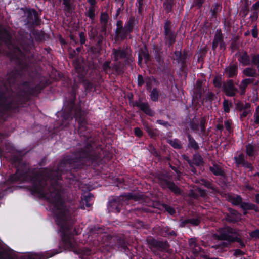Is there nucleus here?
Masks as SVG:
<instances>
[{
	"label": "nucleus",
	"mask_w": 259,
	"mask_h": 259,
	"mask_svg": "<svg viewBox=\"0 0 259 259\" xmlns=\"http://www.w3.org/2000/svg\"><path fill=\"white\" fill-rule=\"evenodd\" d=\"M147 243L152 250L156 249L160 251H164L169 247V244L167 241H162L151 237L147 240Z\"/></svg>",
	"instance_id": "nucleus-15"
},
{
	"label": "nucleus",
	"mask_w": 259,
	"mask_h": 259,
	"mask_svg": "<svg viewBox=\"0 0 259 259\" xmlns=\"http://www.w3.org/2000/svg\"><path fill=\"white\" fill-rule=\"evenodd\" d=\"M171 22L167 20L164 24L165 45L167 48L172 47L176 41L177 34L171 29Z\"/></svg>",
	"instance_id": "nucleus-10"
},
{
	"label": "nucleus",
	"mask_w": 259,
	"mask_h": 259,
	"mask_svg": "<svg viewBox=\"0 0 259 259\" xmlns=\"http://www.w3.org/2000/svg\"><path fill=\"white\" fill-rule=\"evenodd\" d=\"M84 90L87 93L91 92L93 89H95L96 84L90 81H84Z\"/></svg>",
	"instance_id": "nucleus-48"
},
{
	"label": "nucleus",
	"mask_w": 259,
	"mask_h": 259,
	"mask_svg": "<svg viewBox=\"0 0 259 259\" xmlns=\"http://www.w3.org/2000/svg\"><path fill=\"white\" fill-rule=\"evenodd\" d=\"M139 54H141V56L144 59L145 63H147L149 61H151V57L146 47L144 49H140Z\"/></svg>",
	"instance_id": "nucleus-36"
},
{
	"label": "nucleus",
	"mask_w": 259,
	"mask_h": 259,
	"mask_svg": "<svg viewBox=\"0 0 259 259\" xmlns=\"http://www.w3.org/2000/svg\"><path fill=\"white\" fill-rule=\"evenodd\" d=\"M254 81H255V79L252 78H245L241 80L239 86V89L240 90V94L241 95H245L248 85L253 83Z\"/></svg>",
	"instance_id": "nucleus-26"
},
{
	"label": "nucleus",
	"mask_w": 259,
	"mask_h": 259,
	"mask_svg": "<svg viewBox=\"0 0 259 259\" xmlns=\"http://www.w3.org/2000/svg\"><path fill=\"white\" fill-rule=\"evenodd\" d=\"M138 23V20L134 16H130L124 23V29L122 34L121 41H123L127 38L131 39L133 37L131 33L133 32L134 27Z\"/></svg>",
	"instance_id": "nucleus-12"
},
{
	"label": "nucleus",
	"mask_w": 259,
	"mask_h": 259,
	"mask_svg": "<svg viewBox=\"0 0 259 259\" xmlns=\"http://www.w3.org/2000/svg\"><path fill=\"white\" fill-rule=\"evenodd\" d=\"M214 98V94L212 92H208L205 95L204 100L207 102L208 101L209 102H211Z\"/></svg>",
	"instance_id": "nucleus-59"
},
{
	"label": "nucleus",
	"mask_w": 259,
	"mask_h": 259,
	"mask_svg": "<svg viewBox=\"0 0 259 259\" xmlns=\"http://www.w3.org/2000/svg\"><path fill=\"white\" fill-rule=\"evenodd\" d=\"M149 151L151 154H152L154 157L157 158H160V155L156 149L154 147L153 144H150L149 145Z\"/></svg>",
	"instance_id": "nucleus-55"
},
{
	"label": "nucleus",
	"mask_w": 259,
	"mask_h": 259,
	"mask_svg": "<svg viewBox=\"0 0 259 259\" xmlns=\"http://www.w3.org/2000/svg\"><path fill=\"white\" fill-rule=\"evenodd\" d=\"M187 137L188 140V148H192L194 150H198L200 148L199 146L194 138L189 133L187 134Z\"/></svg>",
	"instance_id": "nucleus-32"
},
{
	"label": "nucleus",
	"mask_w": 259,
	"mask_h": 259,
	"mask_svg": "<svg viewBox=\"0 0 259 259\" xmlns=\"http://www.w3.org/2000/svg\"><path fill=\"white\" fill-rule=\"evenodd\" d=\"M22 75V70L14 68L7 76V82L10 89H16V92L5 99V94L1 89V121L3 120L4 111L16 113L20 107L26 106L29 99V95L37 96L47 85V82L41 81L35 87L29 88L27 90L22 89L18 84V78ZM4 85V80L1 78V87Z\"/></svg>",
	"instance_id": "nucleus-3"
},
{
	"label": "nucleus",
	"mask_w": 259,
	"mask_h": 259,
	"mask_svg": "<svg viewBox=\"0 0 259 259\" xmlns=\"http://www.w3.org/2000/svg\"><path fill=\"white\" fill-rule=\"evenodd\" d=\"M185 4V0L180 1L178 3L177 10L179 14H181L184 11V6Z\"/></svg>",
	"instance_id": "nucleus-60"
},
{
	"label": "nucleus",
	"mask_w": 259,
	"mask_h": 259,
	"mask_svg": "<svg viewBox=\"0 0 259 259\" xmlns=\"http://www.w3.org/2000/svg\"><path fill=\"white\" fill-rule=\"evenodd\" d=\"M143 0H137V6L138 7V13L139 14L141 15L143 11Z\"/></svg>",
	"instance_id": "nucleus-56"
},
{
	"label": "nucleus",
	"mask_w": 259,
	"mask_h": 259,
	"mask_svg": "<svg viewBox=\"0 0 259 259\" xmlns=\"http://www.w3.org/2000/svg\"><path fill=\"white\" fill-rule=\"evenodd\" d=\"M207 123L206 118L205 117H202L200 118V124H199V127H200L201 133L203 136L206 135V124Z\"/></svg>",
	"instance_id": "nucleus-38"
},
{
	"label": "nucleus",
	"mask_w": 259,
	"mask_h": 259,
	"mask_svg": "<svg viewBox=\"0 0 259 259\" xmlns=\"http://www.w3.org/2000/svg\"><path fill=\"white\" fill-rule=\"evenodd\" d=\"M189 126L190 128L195 132H197L199 130V123L197 120L193 119L192 120H191L189 123Z\"/></svg>",
	"instance_id": "nucleus-51"
},
{
	"label": "nucleus",
	"mask_w": 259,
	"mask_h": 259,
	"mask_svg": "<svg viewBox=\"0 0 259 259\" xmlns=\"http://www.w3.org/2000/svg\"><path fill=\"white\" fill-rule=\"evenodd\" d=\"M93 197V195L91 193L81 196L79 207L81 209H85V208L90 207L92 206V204L90 202Z\"/></svg>",
	"instance_id": "nucleus-24"
},
{
	"label": "nucleus",
	"mask_w": 259,
	"mask_h": 259,
	"mask_svg": "<svg viewBox=\"0 0 259 259\" xmlns=\"http://www.w3.org/2000/svg\"><path fill=\"white\" fill-rule=\"evenodd\" d=\"M161 206L164 209L165 212H167L169 215L171 216H174L176 213V211L175 208L167 204L162 203L161 204Z\"/></svg>",
	"instance_id": "nucleus-39"
},
{
	"label": "nucleus",
	"mask_w": 259,
	"mask_h": 259,
	"mask_svg": "<svg viewBox=\"0 0 259 259\" xmlns=\"http://www.w3.org/2000/svg\"><path fill=\"white\" fill-rule=\"evenodd\" d=\"M249 236L252 238L259 239V229H257L250 232Z\"/></svg>",
	"instance_id": "nucleus-61"
},
{
	"label": "nucleus",
	"mask_w": 259,
	"mask_h": 259,
	"mask_svg": "<svg viewBox=\"0 0 259 259\" xmlns=\"http://www.w3.org/2000/svg\"><path fill=\"white\" fill-rule=\"evenodd\" d=\"M168 143L175 149H181L183 148L181 142L178 139L169 140Z\"/></svg>",
	"instance_id": "nucleus-34"
},
{
	"label": "nucleus",
	"mask_w": 259,
	"mask_h": 259,
	"mask_svg": "<svg viewBox=\"0 0 259 259\" xmlns=\"http://www.w3.org/2000/svg\"><path fill=\"white\" fill-rule=\"evenodd\" d=\"M146 85V90L147 91L150 92L152 90V82L151 81V79L149 77H147L145 78Z\"/></svg>",
	"instance_id": "nucleus-58"
},
{
	"label": "nucleus",
	"mask_w": 259,
	"mask_h": 259,
	"mask_svg": "<svg viewBox=\"0 0 259 259\" xmlns=\"http://www.w3.org/2000/svg\"><path fill=\"white\" fill-rule=\"evenodd\" d=\"M116 28L115 31V39L116 40H119L121 41L122 34L124 29L123 21L120 20H118L116 22Z\"/></svg>",
	"instance_id": "nucleus-27"
},
{
	"label": "nucleus",
	"mask_w": 259,
	"mask_h": 259,
	"mask_svg": "<svg viewBox=\"0 0 259 259\" xmlns=\"http://www.w3.org/2000/svg\"><path fill=\"white\" fill-rule=\"evenodd\" d=\"M33 34L37 41H42L45 39V33L43 31H36Z\"/></svg>",
	"instance_id": "nucleus-54"
},
{
	"label": "nucleus",
	"mask_w": 259,
	"mask_h": 259,
	"mask_svg": "<svg viewBox=\"0 0 259 259\" xmlns=\"http://www.w3.org/2000/svg\"><path fill=\"white\" fill-rule=\"evenodd\" d=\"M4 138L1 132V139ZM95 145L90 142L85 143L82 147L76 150L72 155L65 156L60 161L57 166L49 171L37 170L31 168L30 165L23 160L22 157L18 155L12 154L14 147L10 143L3 142L1 140V157L5 152L11 153L12 166L16 169L15 174L10 176L8 180L11 182H30L31 186L28 190L32 195L40 194L44 195L42 189H45L52 181L62 178V174L68 168L75 167L77 162H83L94 167L101 163L102 160L98 151H94Z\"/></svg>",
	"instance_id": "nucleus-1"
},
{
	"label": "nucleus",
	"mask_w": 259,
	"mask_h": 259,
	"mask_svg": "<svg viewBox=\"0 0 259 259\" xmlns=\"http://www.w3.org/2000/svg\"><path fill=\"white\" fill-rule=\"evenodd\" d=\"M175 5V0H164L162 6L165 12L168 14L173 12V8Z\"/></svg>",
	"instance_id": "nucleus-30"
},
{
	"label": "nucleus",
	"mask_w": 259,
	"mask_h": 259,
	"mask_svg": "<svg viewBox=\"0 0 259 259\" xmlns=\"http://www.w3.org/2000/svg\"><path fill=\"white\" fill-rule=\"evenodd\" d=\"M145 197L144 195L137 193H124L118 197L109 199L107 203V210L109 213H119L130 200L143 201Z\"/></svg>",
	"instance_id": "nucleus-6"
},
{
	"label": "nucleus",
	"mask_w": 259,
	"mask_h": 259,
	"mask_svg": "<svg viewBox=\"0 0 259 259\" xmlns=\"http://www.w3.org/2000/svg\"><path fill=\"white\" fill-rule=\"evenodd\" d=\"M238 60L244 66L249 65L251 63L250 57L246 51H244L242 54H240Z\"/></svg>",
	"instance_id": "nucleus-29"
},
{
	"label": "nucleus",
	"mask_w": 259,
	"mask_h": 259,
	"mask_svg": "<svg viewBox=\"0 0 259 259\" xmlns=\"http://www.w3.org/2000/svg\"><path fill=\"white\" fill-rule=\"evenodd\" d=\"M94 151H98L102 161L95 167L87 165L83 162H77L75 167L68 168L62 174V178L52 181L45 189H42L44 195L36 194L39 197L46 199L54 206L53 213L55 215V222L59 228V231L61 233V237L66 242H69V239L74 235L80 234L79 228L73 227L75 224V219L72 216L69 211L66 209L64 200L60 193L62 189V184L60 181H65L64 183L68 185L75 184L80 180L78 170L84 168L85 166H91L94 169H97L101 165L106 163L111 157L105 155L102 149L98 147L94 148Z\"/></svg>",
	"instance_id": "nucleus-2"
},
{
	"label": "nucleus",
	"mask_w": 259,
	"mask_h": 259,
	"mask_svg": "<svg viewBox=\"0 0 259 259\" xmlns=\"http://www.w3.org/2000/svg\"><path fill=\"white\" fill-rule=\"evenodd\" d=\"M150 99L153 102H157L158 100L159 93L158 89L157 88H154L151 91H150Z\"/></svg>",
	"instance_id": "nucleus-37"
},
{
	"label": "nucleus",
	"mask_w": 259,
	"mask_h": 259,
	"mask_svg": "<svg viewBox=\"0 0 259 259\" xmlns=\"http://www.w3.org/2000/svg\"><path fill=\"white\" fill-rule=\"evenodd\" d=\"M124 3V0H122L121 3V7L118 8L117 9L115 14L113 16V19L114 20H116L118 18V17H119V15L121 13V12L123 10V6Z\"/></svg>",
	"instance_id": "nucleus-57"
},
{
	"label": "nucleus",
	"mask_w": 259,
	"mask_h": 259,
	"mask_svg": "<svg viewBox=\"0 0 259 259\" xmlns=\"http://www.w3.org/2000/svg\"><path fill=\"white\" fill-rule=\"evenodd\" d=\"M175 60L178 64L181 65L182 69H185L187 67V60L188 59V51L184 49L183 51H175L174 52Z\"/></svg>",
	"instance_id": "nucleus-19"
},
{
	"label": "nucleus",
	"mask_w": 259,
	"mask_h": 259,
	"mask_svg": "<svg viewBox=\"0 0 259 259\" xmlns=\"http://www.w3.org/2000/svg\"><path fill=\"white\" fill-rule=\"evenodd\" d=\"M217 238L219 240L239 243L238 246L239 248L245 247V244L242 240L238 231L229 226L219 228Z\"/></svg>",
	"instance_id": "nucleus-8"
},
{
	"label": "nucleus",
	"mask_w": 259,
	"mask_h": 259,
	"mask_svg": "<svg viewBox=\"0 0 259 259\" xmlns=\"http://www.w3.org/2000/svg\"><path fill=\"white\" fill-rule=\"evenodd\" d=\"M201 182L202 185H203L204 187H206L207 188L211 189L213 191L216 190L215 187L210 181L203 179L201 180Z\"/></svg>",
	"instance_id": "nucleus-50"
},
{
	"label": "nucleus",
	"mask_w": 259,
	"mask_h": 259,
	"mask_svg": "<svg viewBox=\"0 0 259 259\" xmlns=\"http://www.w3.org/2000/svg\"><path fill=\"white\" fill-rule=\"evenodd\" d=\"M234 160L237 166L242 165L245 160L243 154L241 153L238 156H235Z\"/></svg>",
	"instance_id": "nucleus-52"
},
{
	"label": "nucleus",
	"mask_w": 259,
	"mask_h": 259,
	"mask_svg": "<svg viewBox=\"0 0 259 259\" xmlns=\"http://www.w3.org/2000/svg\"><path fill=\"white\" fill-rule=\"evenodd\" d=\"M157 182L163 190H168L176 196L182 195V190L174 182L172 176L168 172L159 171L155 176Z\"/></svg>",
	"instance_id": "nucleus-7"
},
{
	"label": "nucleus",
	"mask_w": 259,
	"mask_h": 259,
	"mask_svg": "<svg viewBox=\"0 0 259 259\" xmlns=\"http://www.w3.org/2000/svg\"><path fill=\"white\" fill-rule=\"evenodd\" d=\"M74 2V0H63V4L67 12H69L72 10Z\"/></svg>",
	"instance_id": "nucleus-47"
},
{
	"label": "nucleus",
	"mask_w": 259,
	"mask_h": 259,
	"mask_svg": "<svg viewBox=\"0 0 259 259\" xmlns=\"http://www.w3.org/2000/svg\"><path fill=\"white\" fill-rule=\"evenodd\" d=\"M243 73L247 77H256L258 75L256 70L251 67L245 68L243 71Z\"/></svg>",
	"instance_id": "nucleus-33"
},
{
	"label": "nucleus",
	"mask_w": 259,
	"mask_h": 259,
	"mask_svg": "<svg viewBox=\"0 0 259 259\" xmlns=\"http://www.w3.org/2000/svg\"><path fill=\"white\" fill-rule=\"evenodd\" d=\"M189 245L191 248V259H219L218 258H210L199 245L196 243L194 238L189 240Z\"/></svg>",
	"instance_id": "nucleus-11"
},
{
	"label": "nucleus",
	"mask_w": 259,
	"mask_h": 259,
	"mask_svg": "<svg viewBox=\"0 0 259 259\" xmlns=\"http://www.w3.org/2000/svg\"><path fill=\"white\" fill-rule=\"evenodd\" d=\"M238 72V65L237 63H231L229 65L224 69V74L228 78H232L237 76Z\"/></svg>",
	"instance_id": "nucleus-22"
},
{
	"label": "nucleus",
	"mask_w": 259,
	"mask_h": 259,
	"mask_svg": "<svg viewBox=\"0 0 259 259\" xmlns=\"http://www.w3.org/2000/svg\"><path fill=\"white\" fill-rule=\"evenodd\" d=\"M245 147L246 154L249 157L253 156L255 151L254 146L251 144H248Z\"/></svg>",
	"instance_id": "nucleus-45"
},
{
	"label": "nucleus",
	"mask_w": 259,
	"mask_h": 259,
	"mask_svg": "<svg viewBox=\"0 0 259 259\" xmlns=\"http://www.w3.org/2000/svg\"><path fill=\"white\" fill-rule=\"evenodd\" d=\"M27 17L26 22L27 24L34 26L40 24L41 19L39 17L37 11L34 9H28L26 11Z\"/></svg>",
	"instance_id": "nucleus-16"
},
{
	"label": "nucleus",
	"mask_w": 259,
	"mask_h": 259,
	"mask_svg": "<svg viewBox=\"0 0 259 259\" xmlns=\"http://www.w3.org/2000/svg\"><path fill=\"white\" fill-rule=\"evenodd\" d=\"M133 106L139 108L144 114L153 117L155 115V111L152 110L147 102H141L136 101L133 103Z\"/></svg>",
	"instance_id": "nucleus-20"
},
{
	"label": "nucleus",
	"mask_w": 259,
	"mask_h": 259,
	"mask_svg": "<svg viewBox=\"0 0 259 259\" xmlns=\"http://www.w3.org/2000/svg\"><path fill=\"white\" fill-rule=\"evenodd\" d=\"M116 245L118 249L125 253L130 252V249L128 247V243L126 237L124 235H120L116 237Z\"/></svg>",
	"instance_id": "nucleus-21"
},
{
	"label": "nucleus",
	"mask_w": 259,
	"mask_h": 259,
	"mask_svg": "<svg viewBox=\"0 0 259 259\" xmlns=\"http://www.w3.org/2000/svg\"><path fill=\"white\" fill-rule=\"evenodd\" d=\"M228 213L225 214L226 220L230 223H237L240 218V214L238 211L233 208H228Z\"/></svg>",
	"instance_id": "nucleus-23"
},
{
	"label": "nucleus",
	"mask_w": 259,
	"mask_h": 259,
	"mask_svg": "<svg viewBox=\"0 0 259 259\" xmlns=\"http://www.w3.org/2000/svg\"><path fill=\"white\" fill-rule=\"evenodd\" d=\"M110 17L107 12H101L100 17L101 24H108Z\"/></svg>",
	"instance_id": "nucleus-46"
},
{
	"label": "nucleus",
	"mask_w": 259,
	"mask_h": 259,
	"mask_svg": "<svg viewBox=\"0 0 259 259\" xmlns=\"http://www.w3.org/2000/svg\"><path fill=\"white\" fill-rule=\"evenodd\" d=\"M95 9L94 7L90 6L88 10L85 13V15L89 17L92 21L95 19Z\"/></svg>",
	"instance_id": "nucleus-44"
},
{
	"label": "nucleus",
	"mask_w": 259,
	"mask_h": 259,
	"mask_svg": "<svg viewBox=\"0 0 259 259\" xmlns=\"http://www.w3.org/2000/svg\"><path fill=\"white\" fill-rule=\"evenodd\" d=\"M154 231L157 235L165 238H171L177 235V232L167 226L154 227Z\"/></svg>",
	"instance_id": "nucleus-17"
},
{
	"label": "nucleus",
	"mask_w": 259,
	"mask_h": 259,
	"mask_svg": "<svg viewBox=\"0 0 259 259\" xmlns=\"http://www.w3.org/2000/svg\"><path fill=\"white\" fill-rule=\"evenodd\" d=\"M206 0H192L191 8H195L198 10H201L203 7Z\"/></svg>",
	"instance_id": "nucleus-42"
},
{
	"label": "nucleus",
	"mask_w": 259,
	"mask_h": 259,
	"mask_svg": "<svg viewBox=\"0 0 259 259\" xmlns=\"http://www.w3.org/2000/svg\"><path fill=\"white\" fill-rule=\"evenodd\" d=\"M145 80L143 76L141 74L138 75L137 77V85L138 87H142L145 83Z\"/></svg>",
	"instance_id": "nucleus-62"
},
{
	"label": "nucleus",
	"mask_w": 259,
	"mask_h": 259,
	"mask_svg": "<svg viewBox=\"0 0 259 259\" xmlns=\"http://www.w3.org/2000/svg\"><path fill=\"white\" fill-rule=\"evenodd\" d=\"M74 64L76 71L78 73H80L81 75H83L85 73L84 67L78 60H76Z\"/></svg>",
	"instance_id": "nucleus-41"
},
{
	"label": "nucleus",
	"mask_w": 259,
	"mask_h": 259,
	"mask_svg": "<svg viewBox=\"0 0 259 259\" xmlns=\"http://www.w3.org/2000/svg\"><path fill=\"white\" fill-rule=\"evenodd\" d=\"M227 200L234 206H239L243 211L244 215L247 214V211L253 210L255 212H259V207L249 202L243 201V199L240 195H232L228 194Z\"/></svg>",
	"instance_id": "nucleus-9"
},
{
	"label": "nucleus",
	"mask_w": 259,
	"mask_h": 259,
	"mask_svg": "<svg viewBox=\"0 0 259 259\" xmlns=\"http://www.w3.org/2000/svg\"><path fill=\"white\" fill-rule=\"evenodd\" d=\"M111 58L114 62L113 64H111V61L107 60L102 65V71L109 76L122 75L124 73L126 66H132L134 61L132 55V49L128 45H124L122 47L113 48Z\"/></svg>",
	"instance_id": "nucleus-5"
},
{
	"label": "nucleus",
	"mask_w": 259,
	"mask_h": 259,
	"mask_svg": "<svg viewBox=\"0 0 259 259\" xmlns=\"http://www.w3.org/2000/svg\"><path fill=\"white\" fill-rule=\"evenodd\" d=\"M222 9V5L221 3H214L210 10L211 18L212 19H217L218 15L221 12Z\"/></svg>",
	"instance_id": "nucleus-25"
},
{
	"label": "nucleus",
	"mask_w": 259,
	"mask_h": 259,
	"mask_svg": "<svg viewBox=\"0 0 259 259\" xmlns=\"http://www.w3.org/2000/svg\"><path fill=\"white\" fill-rule=\"evenodd\" d=\"M219 46L221 50L224 51L226 48V45L224 40V36L221 29H217L214 34V38L212 43V50L214 54L215 53L216 49Z\"/></svg>",
	"instance_id": "nucleus-14"
},
{
	"label": "nucleus",
	"mask_w": 259,
	"mask_h": 259,
	"mask_svg": "<svg viewBox=\"0 0 259 259\" xmlns=\"http://www.w3.org/2000/svg\"><path fill=\"white\" fill-rule=\"evenodd\" d=\"M251 58L252 64L256 67L259 73V54H252Z\"/></svg>",
	"instance_id": "nucleus-43"
},
{
	"label": "nucleus",
	"mask_w": 259,
	"mask_h": 259,
	"mask_svg": "<svg viewBox=\"0 0 259 259\" xmlns=\"http://www.w3.org/2000/svg\"><path fill=\"white\" fill-rule=\"evenodd\" d=\"M191 162L192 167H193V165H195L197 166H200L202 165L204 163L203 157L198 153L193 154Z\"/></svg>",
	"instance_id": "nucleus-31"
},
{
	"label": "nucleus",
	"mask_w": 259,
	"mask_h": 259,
	"mask_svg": "<svg viewBox=\"0 0 259 259\" xmlns=\"http://www.w3.org/2000/svg\"><path fill=\"white\" fill-rule=\"evenodd\" d=\"M232 106V103H229L228 100L226 99H224L223 102V107L224 112L226 113H228L230 112V108Z\"/></svg>",
	"instance_id": "nucleus-53"
},
{
	"label": "nucleus",
	"mask_w": 259,
	"mask_h": 259,
	"mask_svg": "<svg viewBox=\"0 0 259 259\" xmlns=\"http://www.w3.org/2000/svg\"><path fill=\"white\" fill-rule=\"evenodd\" d=\"M156 123L158 124L163 125V126H164L166 128H168V127L170 126V124L168 121H164V120H161V119L157 120L156 121Z\"/></svg>",
	"instance_id": "nucleus-63"
},
{
	"label": "nucleus",
	"mask_w": 259,
	"mask_h": 259,
	"mask_svg": "<svg viewBox=\"0 0 259 259\" xmlns=\"http://www.w3.org/2000/svg\"><path fill=\"white\" fill-rule=\"evenodd\" d=\"M222 91L226 96L229 97H235L239 92L235 85L234 81L232 79H227L223 83Z\"/></svg>",
	"instance_id": "nucleus-13"
},
{
	"label": "nucleus",
	"mask_w": 259,
	"mask_h": 259,
	"mask_svg": "<svg viewBox=\"0 0 259 259\" xmlns=\"http://www.w3.org/2000/svg\"><path fill=\"white\" fill-rule=\"evenodd\" d=\"M232 121L231 120H227L225 121L224 125L226 130H227L229 133L232 131Z\"/></svg>",
	"instance_id": "nucleus-64"
},
{
	"label": "nucleus",
	"mask_w": 259,
	"mask_h": 259,
	"mask_svg": "<svg viewBox=\"0 0 259 259\" xmlns=\"http://www.w3.org/2000/svg\"><path fill=\"white\" fill-rule=\"evenodd\" d=\"M152 50L154 56V59L157 63L158 68H162L164 67V60L162 57L163 52L161 46L154 44L152 45Z\"/></svg>",
	"instance_id": "nucleus-18"
},
{
	"label": "nucleus",
	"mask_w": 259,
	"mask_h": 259,
	"mask_svg": "<svg viewBox=\"0 0 259 259\" xmlns=\"http://www.w3.org/2000/svg\"><path fill=\"white\" fill-rule=\"evenodd\" d=\"M213 84L214 86L218 89L222 88L223 83L222 82L221 75H217L213 79Z\"/></svg>",
	"instance_id": "nucleus-49"
},
{
	"label": "nucleus",
	"mask_w": 259,
	"mask_h": 259,
	"mask_svg": "<svg viewBox=\"0 0 259 259\" xmlns=\"http://www.w3.org/2000/svg\"><path fill=\"white\" fill-rule=\"evenodd\" d=\"M209 170L215 176H225V173L223 168L216 163H213V165L209 167Z\"/></svg>",
	"instance_id": "nucleus-28"
},
{
	"label": "nucleus",
	"mask_w": 259,
	"mask_h": 259,
	"mask_svg": "<svg viewBox=\"0 0 259 259\" xmlns=\"http://www.w3.org/2000/svg\"><path fill=\"white\" fill-rule=\"evenodd\" d=\"M208 51V49L206 46H205L203 48H201L198 52L199 54V55L198 57V61L201 62L203 61L204 58L205 57L206 54Z\"/></svg>",
	"instance_id": "nucleus-40"
},
{
	"label": "nucleus",
	"mask_w": 259,
	"mask_h": 259,
	"mask_svg": "<svg viewBox=\"0 0 259 259\" xmlns=\"http://www.w3.org/2000/svg\"><path fill=\"white\" fill-rule=\"evenodd\" d=\"M78 86L74 84L71 88L70 98L64 102L63 111L58 112L60 126L63 128L67 127L70 122L74 117L78 124V134L84 138V140H89L91 137V130L88 127V112L81 108L80 104L76 105V95Z\"/></svg>",
	"instance_id": "nucleus-4"
},
{
	"label": "nucleus",
	"mask_w": 259,
	"mask_h": 259,
	"mask_svg": "<svg viewBox=\"0 0 259 259\" xmlns=\"http://www.w3.org/2000/svg\"><path fill=\"white\" fill-rule=\"evenodd\" d=\"M144 126L145 127V131L150 136L151 138H155L158 136L156 130L153 129L148 123L144 124Z\"/></svg>",
	"instance_id": "nucleus-35"
}]
</instances>
